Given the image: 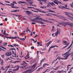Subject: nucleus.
<instances>
[{
	"label": "nucleus",
	"instance_id": "nucleus-1",
	"mask_svg": "<svg viewBox=\"0 0 73 73\" xmlns=\"http://www.w3.org/2000/svg\"><path fill=\"white\" fill-rule=\"evenodd\" d=\"M36 65L37 64L35 63L33 66H32V68L31 69L28 70L24 72H23V73H31L32 72H33L34 71H32V70L35 68Z\"/></svg>",
	"mask_w": 73,
	"mask_h": 73
},
{
	"label": "nucleus",
	"instance_id": "nucleus-2",
	"mask_svg": "<svg viewBox=\"0 0 73 73\" xmlns=\"http://www.w3.org/2000/svg\"><path fill=\"white\" fill-rule=\"evenodd\" d=\"M58 24H59L60 25H63V26H65L66 25H69V26H70L71 27H73V23H72L70 22H67L66 23H60L59 22H58L57 23Z\"/></svg>",
	"mask_w": 73,
	"mask_h": 73
},
{
	"label": "nucleus",
	"instance_id": "nucleus-3",
	"mask_svg": "<svg viewBox=\"0 0 73 73\" xmlns=\"http://www.w3.org/2000/svg\"><path fill=\"white\" fill-rule=\"evenodd\" d=\"M27 2H28V3L29 4H28V5H30V6H34V7H36V6L35 5H32L33 3V2L32 1H31L32 0H25Z\"/></svg>",
	"mask_w": 73,
	"mask_h": 73
},
{
	"label": "nucleus",
	"instance_id": "nucleus-4",
	"mask_svg": "<svg viewBox=\"0 0 73 73\" xmlns=\"http://www.w3.org/2000/svg\"><path fill=\"white\" fill-rule=\"evenodd\" d=\"M64 56V57L66 58H63V60H66L67 59V58H68V56L70 55V54H69V52H66L65 54H63L62 55L64 56Z\"/></svg>",
	"mask_w": 73,
	"mask_h": 73
},
{
	"label": "nucleus",
	"instance_id": "nucleus-5",
	"mask_svg": "<svg viewBox=\"0 0 73 73\" xmlns=\"http://www.w3.org/2000/svg\"><path fill=\"white\" fill-rule=\"evenodd\" d=\"M57 31L55 34V35H54L53 37H55V36H56V37H57L58 35V33L60 34V29L59 28L57 29Z\"/></svg>",
	"mask_w": 73,
	"mask_h": 73
},
{
	"label": "nucleus",
	"instance_id": "nucleus-6",
	"mask_svg": "<svg viewBox=\"0 0 73 73\" xmlns=\"http://www.w3.org/2000/svg\"><path fill=\"white\" fill-rule=\"evenodd\" d=\"M11 7L12 8H19V7H17V6H15V4L14 3H11Z\"/></svg>",
	"mask_w": 73,
	"mask_h": 73
},
{
	"label": "nucleus",
	"instance_id": "nucleus-7",
	"mask_svg": "<svg viewBox=\"0 0 73 73\" xmlns=\"http://www.w3.org/2000/svg\"><path fill=\"white\" fill-rule=\"evenodd\" d=\"M27 65V63L24 61H23V63L21 64L22 65H23V66L21 67V68H23V67H25Z\"/></svg>",
	"mask_w": 73,
	"mask_h": 73
},
{
	"label": "nucleus",
	"instance_id": "nucleus-8",
	"mask_svg": "<svg viewBox=\"0 0 73 73\" xmlns=\"http://www.w3.org/2000/svg\"><path fill=\"white\" fill-rule=\"evenodd\" d=\"M35 20H40L41 21H45V22L46 21H46L45 20H43L41 18H39L37 17L35 19Z\"/></svg>",
	"mask_w": 73,
	"mask_h": 73
},
{
	"label": "nucleus",
	"instance_id": "nucleus-9",
	"mask_svg": "<svg viewBox=\"0 0 73 73\" xmlns=\"http://www.w3.org/2000/svg\"><path fill=\"white\" fill-rule=\"evenodd\" d=\"M58 7L60 9H68V8H67L65 7L64 6H58Z\"/></svg>",
	"mask_w": 73,
	"mask_h": 73
},
{
	"label": "nucleus",
	"instance_id": "nucleus-10",
	"mask_svg": "<svg viewBox=\"0 0 73 73\" xmlns=\"http://www.w3.org/2000/svg\"><path fill=\"white\" fill-rule=\"evenodd\" d=\"M5 55H6V56H7V57L8 56H9L12 55V53H11V52H7L5 53Z\"/></svg>",
	"mask_w": 73,
	"mask_h": 73
},
{
	"label": "nucleus",
	"instance_id": "nucleus-11",
	"mask_svg": "<svg viewBox=\"0 0 73 73\" xmlns=\"http://www.w3.org/2000/svg\"><path fill=\"white\" fill-rule=\"evenodd\" d=\"M57 17H59L60 19H62V20H66V19L64 17H62V16H56Z\"/></svg>",
	"mask_w": 73,
	"mask_h": 73
},
{
	"label": "nucleus",
	"instance_id": "nucleus-12",
	"mask_svg": "<svg viewBox=\"0 0 73 73\" xmlns=\"http://www.w3.org/2000/svg\"><path fill=\"white\" fill-rule=\"evenodd\" d=\"M27 55L26 56V57H25V59H28L30 57V56H29V52H28V51H27Z\"/></svg>",
	"mask_w": 73,
	"mask_h": 73
},
{
	"label": "nucleus",
	"instance_id": "nucleus-13",
	"mask_svg": "<svg viewBox=\"0 0 73 73\" xmlns=\"http://www.w3.org/2000/svg\"><path fill=\"white\" fill-rule=\"evenodd\" d=\"M5 38H9L10 39H11V38H16V37H8V36H5Z\"/></svg>",
	"mask_w": 73,
	"mask_h": 73
},
{
	"label": "nucleus",
	"instance_id": "nucleus-14",
	"mask_svg": "<svg viewBox=\"0 0 73 73\" xmlns=\"http://www.w3.org/2000/svg\"><path fill=\"white\" fill-rule=\"evenodd\" d=\"M12 53L13 54L12 56H13V57H17L16 53H15V55H14V51H13V50H12Z\"/></svg>",
	"mask_w": 73,
	"mask_h": 73
},
{
	"label": "nucleus",
	"instance_id": "nucleus-15",
	"mask_svg": "<svg viewBox=\"0 0 73 73\" xmlns=\"http://www.w3.org/2000/svg\"><path fill=\"white\" fill-rule=\"evenodd\" d=\"M52 42V41H50L49 42L47 43L46 44V46H47V47H48V46H49V45L50 44H51V43Z\"/></svg>",
	"mask_w": 73,
	"mask_h": 73
},
{
	"label": "nucleus",
	"instance_id": "nucleus-16",
	"mask_svg": "<svg viewBox=\"0 0 73 73\" xmlns=\"http://www.w3.org/2000/svg\"><path fill=\"white\" fill-rule=\"evenodd\" d=\"M35 10H37V11H39V12H42V13H47L45 11H40V10H39V9H37V8H36Z\"/></svg>",
	"mask_w": 73,
	"mask_h": 73
},
{
	"label": "nucleus",
	"instance_id": "nucleus-17",
	"mask_svg": "<svg viewBox=\"0 0 73 73\" xmlns=\"http://www.w3.org/2000/svg\"><path fill=\"white\" fill-rule=\"evenodd\" d=\"M24 11L26 12V13H28V14H32V12L29 11Z\"/></svg>",
	"mask_w": 73,
	"mask_h": 73
},
{
	"label": "nucleus",
	"instance_id": "nucleus-18",
	"mask_svg": "<svg viewBox=\"0 0 73 73\" xmlns=\"http://www.w3.org/2000/svg\"><path fill=\"white\" fill-rule=\"evenodd\" d=\"M46 65H47V66H49V64L46 63H44L43 65V67L44 68H45V66H46Z\"/></svg>",
	"mask_w": 73,
	"mask_h": 73
},
{
	"label": "nucleus",
	"instance_id": "nucleus-19",
	"mask_svg": "<svg viewBox=\"0 0 73 73\" xmlns=\"http://www.w3.org/2000/svg\"><path fill=\"white\" fill-rule=\"evenodd\" d=\"M48 12H52V13H56V12L54 11H52V10L48 9Z\"/></svg>",
	"mask_w": 73,
	"mask_h": 73
},
{
	"label": "nucleus",
	"instance_id": "nucleus-20",
	"mask_svg": "<svg viewBox=\"0 0 73 73\" xmlns=\"http://www.w3.org/2000/svg\"><path fill=\"white\" fill-rule=\"evenodd\" d=\"M54 2V3H55V4H57V5H58V1H56V0H52Z\"/></svg>",
	"mask_w": 73,
	"mask_h": 73
},
{
	"label": "nucleus",
	"instance_id": "nucleus-21",
	"mask_svg": "<svg viewBox=\"0 0 73 73\" xmlns=\"http://www.w3.org/2000/svg\"><path fill=\"white\" fill-rule=\"evenodd\" d=\"M20 62V61H16L14 62H12L14 64H16V63L18 62Z\"/></svg>",
	"mask_w": 73,
	"mask_h": 73
},
{
	"label": "nucleus",
	"instance_id": "nucleus-22",
	"mask_svg": "<svg viewBox=\"0 0 73 73\" xmlns=\"http://www.w3.org/2000/svg\"><path fill=\"white\" fill-rule=\"evenodd\" d=\"M69 43H67V44H65V45H67L66 46H65L63 48H62V49H64V48H66V47H67L68 45H69Z\"/></svg>",
	"mask_w": 73,
	"mask_h": 73
},
{
	"label": "nucleus",
	"instance_id": "nucleus-23",
	"mask_svg": "<svg viewBox=\"0 0 73 73\" xmlns=\"http://www.w3.org/2000/svg\"><path fill=\"white\" fill-rule=\"evenodd\" d=\"M35 22H36V23H40V24H44V23L43 22H42L41 21H35Z\"/></svg>",
	"mask_w": 73,
	"mask_h": 73
},
{
	"label": "nucleus",
	"instance_id": "nucleus-24",
	"mask_svg": "<svg viewBox=\"0 0 73 73\" xmlns=\"http://www.w3.org/2000/svg\"><path fill=\"white\" fill-rule=\"evenodd\" d=\"M58 59H59V60H60V59H62V60H64L63 58H62L60 57L59 56H58V57L56 59V61H57V60H58Z\"/></svg>",
	"mask_w": 73,
	"mask_h": 73
},
{
	"label": "nucleus",
	"instance_id": "nucleus-25",
	"mask_svg": "<svg viewBox=\"0 0 73 73\" xmlns=\"http://www.w3.org/2000/svg\"><path fill=\"white\" fill-rule=\"evenodd\" d=\"M9 67H10V65L7 66H6V71H7V70L8 69V68H9Z\"/></svg>",
	"mask_w": 73,
	"mask_h": 73
},
{
	"label": "nucleus",
	"instance_id": "nucleus-26",
	"mask_svg": "<svg viewBox=\"0 0 73 73\" xmlns=\"http://www.w3.org/2000/svg\"><path fill=\"white\" fill-rule=\"evenodd\" d=\"M60 66H58V67H56L55 68H53V69L54 70H57L58 69L60 68Z\"/></svg>",
	"mask_w": 73,
	"mask_h": 73
},
{
	"label": "nucleus",
	"instance_id": "nucleus-27",
	"mask_svg": "<svg viewBox=\"0 0 73 73\" xmlns=\"http://www.w3.org/2000/svg\"><path fill=\"white\" fill-rule=\"evenodd\" d=\"M62 72H63V70H61V71H60V70H58L56 73H62Z\"/></svg>",
	"mask_w": 73,
	"mask_h": 73
},
{
	"label": "nucleus",
	"instance_id": "nucleus-28",
	"mask_svg": "<svg viewBox=\"0 0 73 73\" xmlns=\"http://www.w3.org/2000/svg\"><path fill=\"white\" fill-rule=\"evenodd\" d=\"M18 3L20 4H21V3H22V4H25V3H26V2H22L21 1H19L18 2Z\"/></svg>",
	"mask_w": 73,
	"mask_h": 73
},
{
	"label": "nucleus",
	"instance_id": "nucleus-29",
	"mask_svg": "<svg viewBox=\"0 0 73 73\" xmlns=\"http://www.w3.org/2000/svg\"><path fill=\"white\" fill-rule=\"evenodd\" d=\"M72 42L70 46L67 48V49H69V48H70V47H71V46L72 45V44H73V40H72Z\"/></svg>",
	"mask_w": 73,
	"mask_h": 73
},
{
	"label": "nucleus",
	"instance_id": "nucleus-30",
	"mask_svg": "<svg viewBox=\"0 0 73 73\" xmlns=\"http://www.w3.org/2000/svg\"><path fill=\"white\" fill-rule=\"evenodd\" d=\"M0 48H3V49H5V50H7V49H6V48L2 47V45H1L0 44Z\"/></svg>",
	"mask_w": 73,
	"mask_h": 73
},
{
	"label": "nucleus",
	"instance_id": "nucleus-31",
	"mask_svg": "<svg viewBox=\"0 0 73 73\" xmlns=\"http://www.w3.org/2000/svg\"><path fill=\"white\" fill-rule=\"evenodd\" d=\"M27 8L28 9H32V8H34V7H28Z\"/></svg>",
	"mask_w": 73,
	"mask_h": 73
},
{
	"label": "nucleus",
	"instance_id": "nucleus-32",
	"mask_svg": "<svg viewBox=\"0 0 73 73\" xmlns=\"http://www.w3.org/2000/svg\"><path fill=\"white\" fill-rule=\"evenodd\" d=\"M40 8H42L43 9H45V8H46V7L45 6H42L40 7Z\"/></svg>",
	"mask_w": 73,
	"mask_h": 73
},
{
	"label": "nucleus",
	"instance_id": "nucleus-33",
	"mask_svg": "<svg viewBox=\"0 0 73 73\" xmlns=\"http://www.w3.org/2000/svg\"><path fill=\"white\" fill-rule=\"evenodd\" d=\"M39 1L41 2V1H44V2H46V0H42V1L41 0H38Z\"/></svg>",
	"mask_w": 73,
	"mask_h": 73
},
{
	"label": "nucleus",
	"instance_id": "nucleus-34",
	"mask_svg": "<svg viewBox=\"0 0 73 73\" xmlns=\"http://www.w3.org/2000/svg\"><path fill=\"white\" fill-rule=\"evenodd\" d=\"M45 60V58H44L42 59V60H40V64H41V62H43V61H44V60Z\"/></svg>",
	"mask_w": 73,
	"mask_h": 73
},
{
	"label": "nucleus",
	"instance_id": "nucleus-35",
	"mask_svg": "<svg viewBox=\"0 0 73 73\" xmlns=\"http://www.w3.org/2000/svg\"><path fill=\"white\" fill-rule=\"evenodd\" d=\"M25 38H21V39H20V40H21V41H25Z\"/></svg>",
	"mask_w": 73,
	"mask_h": 73
},
{
	"label": "nucleus",
	"instance_id": "nucleus-36",
	"mask_svg": "<svg viewBox=\"0 0 73 73\" xmlns=\"http://www.w3.org/2000/svg\"><path fill=\"white\" fill-rule=\"evenodd\" d=\"M35 40H36V41H35V40H34V39H31V40H33V41H34V42H37V38H36L35 39Z\"/></svg>",
	"mask_w": 73,
	"mask_h": 73
},
{
	"label": "nucleus",
	"instance_id": "nucleus-37",
	"mask_svg": "<svg viewBox=\"0 0 73 73\" xmlns=\"http://www.w3.org/2000/svg\"><path fill=\"white\" fill-rule=\"evenodd\" d=\"M19 11L18 10H14V12H19Z\"/></svg>",
	"mask_w": 73,
	"mask_h": 73
},
{
	"label": "nucleus",
	"instance_id": "nucleus-38",
	"mask_svg": "<svg viewBox=\"0 0 73 73\" xmlns=\"http://www.w3.org/2000/svg\"><path fill=\"white\" fill-rule=\"evenodd\" d=\"M50 4H51V5H52V6H54L55 5L54 4V3L53 2L50 3Z\"/></svg>",
	"mask_w": 73,
	"mask_h": 73
},
{
	"label": "nucleus",
	"instance_id": "nucleus-39",
	"mask_svg": "<svg viewBox=\"0 0 73 73\" xmlns=\"http://www.w3.org/2000/svg\"><path fill=\"white\" fill-rule=\"evenodd\" d=\"M4 63V61H3V60H1V64L3 65V64Z\"/></svg>",
	"mask_w": 73,
	"mask_h": 73
},
{
	"label": "nucleus",
	"instance_id": "nucleus-40",
	"mask_svg": "<svg viewBox=\"0 0 73 73\" xmlns=\"http://www.w3.org/2000/svg\"><path fill=\"white\" fill-rule=\"evenodd\" d=\"M10 50H14L15 51L16 50L15 49L13 48L10 49Z\"/></svg>",
	"mask_w": 73,
	"mask_h": 73
},
{
	"label": "nucleus",
	"instance_id": "nucleus-41",
	"mask_svg": "<svg viewBox=\"0 0 73 73\" xmlns=\"http://www.w3.org/2000/svg\"><path fill=\"white\" fill-rule=\"evenodd\" d=\"M63 42H64V43L65 44L67 43V41L66 40H64L63 41Z\"/></svg>",
	"mask_w": 73,
	"mask_h": 73
},
{
	"label": "nucleus",
	"instance_id": "nucleus-42",
	"mask_svg": "<svg viewBox=\"0 0 73 73\" xmlns=\"http://www.w3.org/2000/svg\"><path fill=\"white\" fill-rule=\"evenodd\" d=\"M14 46H19V45L18 44H14L13 45Z\"/></svg>",
	"mask_w": 73,
	"mask_h": 73
},
{
	"label": "nucleus",
	"instance_id": "nucleus-43",
	"mask_svg": "<svg viewBox=\"0 0 73 73\" xmlns=\"http://www.w3.org/2000/svg\"><path fill=\"white\" fill-rule=\"evenodd\" d=\"M45 15H46V16H52L50 15H49V14H45Z\"/></svg>",
	"mask_w": 73,
	"mask_h": 73
},
{
	"label": "nucleus",
	"instance_id": "nucleus-44",
	"mask_svg": "<svg viewBox=\"0 0 73 73\" xmlns=\"http://www.w3.org/2000/svg\"><path fill=\"white\" fill-rule=\"evenodd\" d=\"M6 5H9V6H12V5H11V3L10 4V5H9V4H6Z\"/></svg>",
	"mask_w": 73,
	"mask_h": 73
},
{
	"label": "nucleus",
	"instance_id": "nucleus-45",
	"mask_svg": "<svg viewBox=\"0 0 73 73\" xmlns=\"http://www.w3.org/2000/svg\"><path fill=\"white\" fill-rule=\"evenodd\" d=\"M5 3H10V2L9 1H5Z\"/></svg>",
	"mask_w": 73,
	"mask_h": 73
},
{
	"label": "nucleus",
	"instance_id": "nucleus-46",
	"mask_svg": "<svg viewBox=\"0 0 73 73\" xmlns=\"http://www.w3.org/2000/svg\"><path fill=\"white\" fill-rule=\"evenodd\" d=\"M17 66V70H19V68H20V67L19 66Z\"/></svg>",
	"mask_w": 73,
	"mask_h": 73
},
{
	"label": "nucleus",
	"instance_id": "nucleus-47",
	"mask_svg": "<svg viewBox=\"0 0 73 73\" xmlns=\"http://www.w3.org/2000/svg\"><path fill=\"white\" fill-rule=\"evenodd\" d=\"M71 69H72V68H71L70 69V71H68V73H70V72H71L72 71V70H71Z\"/></svg>",
	"mask_w": 73,
	"mask_h": 73
},
{
	"label": "nucleus",
	"instance_id": "nucleus-48",
	"mask_svg": "<svg viewBox=\"0 0 73 73\" xmlns=\"http://www.w3.org/2000/svg\"><path fill=\"white\" fill-rule=\"evenodd\" d=\"M15 16H16L17 17H20V15H15Z\"/></svg>",
	"mask_w": 73,
	"mask_h": 73
},
{
	"label": "nucleus",
	"instance_id": "nucleus-49",
	"mask_svg": "<svg viewBox=\"0 0 73 73\" xmlns=\"http://www.w3.org/2000/svg\"><path fill=\"white\" fill-rule=\"evenodd\" d=\"M5 32H6V31L5 30L3 33V34L4 35H5Z\"/></svg>",
	"mask_w": 73,
	"mask_h": 73
},
{
	"label": "nucleus",
	"instance_id": "nucleus-50",
	"mask_svg": "<svg viewBox=\"0 0 73 73\" xmlns=\"http://www.w3.org/2000/svg\"><path fill=\"white\" fill-rule=\"evenodd\" d=\"M1 69H2V70H5V69L4 68H3V67H1Z\"/></svg>",
	"mask_w": 73,
	"mask_h": 73
},
{
	"label": "nucleus",
	"instance_id": "nucleus-51",
	"mask_svg": "<svg viewBox=\"0 0 73 73\" xmlns=\"http://www.w3.org/2000/svg\"><path fill=\"white\" fill-rule=\"evenodd\" d=\"M41 43H42L39 42H37V44H41Z\"/></svg>",
	"mask_w": 73,
	"mask_h": 73
},
{
	"label": "nucleus",
	"instance_id": "nucleus-52",
	"mask_svg": "<svg viewBox=\"0 0 73 73\" xmlns=\"http://www.w3.org/2000/svg\"><path fill=\"white\" fill-rule=\"evenodd\" d=\"M3 45H7V42H4V43L3 44Z\"/></svg>",
	"mask_w": 73,
	"mask_h": 73
},
{
	"label": "nucleus",
	"instance_id": "nucleus-53",
	"mask_svg": "<svg viewBox=\"0 0 73 73\" xmlns=\"http://www.w3.org/2000/svg\"><path fill=\"white\" fill-rule=\"evenodd\" d=\"M0 4H2V5H5L2 3H1V2H0Z\"/></svg>",
	"mask_w": 73,
	"mask_h": 73
},
{
	"label": "nucleus",
	"instance_id": "nucleus-54",
	"mask_svg": "<svg viewBox=\"0 0 73 73\" xmlns=\"http://www.w3.org/2000/svg\"><path fill=\"white\" fill-rule=\"evenodd\" d=\"M47 70V71L46 72H49V71H50V70H49V69H47L46 70Z\"/></svg>",
	"mask_w": 73,
	"mask_h": 73
},
{
	"label": "nucleus",
	"instance_id": "nucleus-55",
	"mask_svg": "<svg viewBox=\"0 0 73 73\" xmlns=\"http://www.w3.org/2000/svg\"><path fill=\"white\" fill-rule=\"evenodd\" d=\"M31 49H35V48L33 46H32L31 47Z\"/></svg>",
	"mask_w": 73,
	"mask_h": 73
},
{
	"label": "nucleus",
	"instance_id": "nucleus-56",
	"mask_svg": "<svg viewBox=\"0 0 73 73\" xmlns=\"http://www.w3.org/2000/svg\"><path fill=\"white\" fill-rule=\"evenodd\" d=\"M24 34H25V33H21L20 35L21 36H22V35H24Z\"/></svg>",
	"mask_w": 73,
	"mask_h": 73
},
{
	"label": "nucleus",
	"instance_id": "nucleus-57",
	"mask_svg": "<svg viewBox=\"0 0 73 73\" xmlns=\"http://www.w3.org/2000/svg\"><path fill=\"white\" fill-rule=\"evenodd\" d=\"M29 31V30L28 29V27H27V32H28V31Z\"/></svg>",
	"mask_w": 73,
	"mask_h": 73
},
{
	"label": "nucleus",
	"instance_id": "nucleus-58",
	"mask_svg": "<svg viewBox=\"0 0 73 73\" xmlns=\"http://www.w3.org/2000/svg\"><path fill=\"white\" fill-rule=\"evenodd\" d=\"M54 46L52 45V46L50 47V48H54Z\"/></svg>",
	"mask_w": 73,
	"mask_h": 73
},
{
	"label": "nucleus",
	"instance_id": "nucleus-59",
	"mask_svg": "<svg viewBox=\"0 0 73 73\" xmlns=\"http://www.w3.org/2000/svg\"><path fill=\"white\" fill-rule=\"evenodd\" d=\"M54 71H51V72H50V73H54Z\"/></svg>",
	"mask_w": 73,
	"mask_h": 73
},
{
	"label": "nucleus",
	"instance_id": "nucleus-60",
	"mask_svg": "<svg viewBox=\"0 0 73 73\" xmlns=\"http://www.w3.org/2000/svg\"><path fill=\"white\" fill-rule=\"evenodd\" d=\"M1 56L2 57V58H4V55H1Z\"/></svg>",
	"mask_w": 73,
	"mask_h": 73
},
{
	"label": "nucleus",
	"instance_id": "nucleus-61",
	"mask_svg": "<svg viewBox=\"0 0 73 73\" xmlns=\"http://www.w3.org/2000/svg\"><path fill=\"white\" fill-rule=\"evenodd\" d=\"M5 21H7V20H8V19H7V18H6L5 19Z\"/></svg>",
	"mask_w": 73,
	"mask_h": 73
},
{
	"label": "nucleus",
	"instance_id": "nucleus-62",
	"mask_svg": "<svg viewBox=\"0 0 73 73\" xmlns=\"http://www.w3.org/2000/svg\"><path fill=\"white\" fill-rule=\"evenodd\" d=\"M58 3L59 4H62V3L60 1H58Z\"/></svg>",
	"mask_w": 73,
	"mask_h": 73
},
{
	"label": "nucleus",
	"instance_id": "nucleus-63",
	"mask_svg": "<svg viewBox=\"0 0 73 73\" xmlns=\"http://www.w3.org/2000/svg\"><path fill=\"white\" fill-rule=\"evenodd\" d=\"M47 71V70H46V71H45L43 72H42V73H46V72Z\"/></svg>",
	"mask_w": 73,
	"mask_h": 73
},
{
	"label": "nucleus",
	"instance_id": "nucleus-64",
	"mask_svg": "<svg viewBox=\"0 0 73 73\" xmlns=\"http://www.w3.org/2000/svg\"><path fill=\"white\" fill-rule=\"evenodd\" d=\"M70 5L71 7L72 8H73V5H72V4H70Z\"/></svg>",
	"mask_w": 73,
	"mask_h": 73
}]
</instances>
